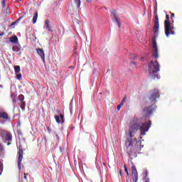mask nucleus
Masks as SVG:
<instances>
[{
    "mask_svg": "<svg viewBox=\"0 0 182 182\" xmlns=\"http://www.w3.org/2000/svg\"><path fill=\"white\" fill-rule=\"evenodd\" d=\"M150 127H151V121L141 122L139 118L134 117L130 123L129 132H126L129 136L126 141L127 153L129 156L136 157L141 150V141H138L133 146L132 137H134V134L137 133V130L141 132L140 134L141 136H146V132H149Z\"/></svg>",
    "mask_w": 182,
    "mask_h": 182,
    "instance_id": "f257e3e1",
    "label": "nucleus"
},
{
    "mask_svg": "<svg viewBox=\"0 0 182 182\" xmlns=\"http://www.w3.org/2000/svg\"><path fill=\"white\" fill-rule=\"evenodd\" d=\"M149 75L152 79H160V75L156 74L160 71V65L157 61H151L149 64Z\"/></svg>",
    "mask_w": 182,
    "mask_h": 182,
    "instance_id": "f03ea898",
    "label": "nucleus"
},
{
    "mask_svg": "<svg viewBox=\"0 0 182 182\" xmlns=\"http://www.w3.org/2000/svg\"><path fill=\"white\" fill-rule=\"evenodd\" d=\"M166 20L164 21L165 28V35L168 38L170 36V29H171V23H170V16L168 14L166 15Z\"/></svg>",
    "mask_w": 182,
    "mask_h": 182,
    "instance_id": "7ed1b4c3",
    "label": "nucleus"
},
{
    "mask_svg": "<svg viewBox=\"0 0 182 182\" xmlns=\"http://www.w3.org/2000/svg\"><path fill=\"white\" fill-rule=\"evenodd\" d=\"M159 97H160V92L158 90H153L150 92L149 100L151 103H156Z\"/></svg>",
    "mask_w": 182,
    "mask_h": 182,
    "instance_id": "20e7f679",
    "label": "nucleus"
},
{
    "mask_svg": "<svg viewBox=\"0 0 182 182\" xmlns=\"http://www.w3.org/2000/svg\"><path fill=\"white\" fill-rule=\"evenodd\" d=\"M18 168L19 170H21L22 166V160H23V148L22 147V145H19L18 146Z\"/></svg>",
    "mask_w": 182,
    "mask_h": 182,
    "instance_id": "39448f33",
    "label": "nucleus"
},
{
    "mask_svg": "<svg viewBox=\"0 0 182 182\" xmlns=\"http://www.w3.org/2000/svg\"><path fill=\"white\" fill-rule=\"evenodd\" d=\"M57 113L59 115L54 116L56 123H58V124H63V123H65V114H62L60 109H57Z\"/></svg>",
    "mask_w": 182,
    "mask_h": 182,
    "instance_id": "423d86ee",
    "label": "nucleus"
},
{
    "mask_svg": "<svg viewBox=\"0 0 182 182\" xmlns=\"http://www.w3.org/2000/svg\"><path fill=\"white\" fill-rule=\"evenodd\" d=\"M0 136L2 139H4L6 141H12V134L8 131L0 129Z\"/></svg>",
    "mask_w": 182,
    "mask_h": 182,
    "instance_id": "0eeeda50",
    "label": "nucleus"
},
{
    "mask_svg": "<svg viewBox=\"0 0 182 182\" xmlns=\"http://www.w3.org/2000/svg\"><path fill=\"white\" fill-rule=\"evenodd\" d=\"M111 16L112 18V21H114V22H115L118 25L119 28H121L122 21H120V18H119V15L116 12V10L111 11Z\"/></svg>",
    "mask_w": 182,
    "mask_h": 182,
    "instance_id": "6e6552de",
    "label": "nucleus"
},
{
    "mask_svg": "<svg viewBox=\"0 0 182 182\" xmlns=\"http://www.w3.org/2000/svg\"><path fill=\"white\" fill-rule=\"evenodd\" d=\"M154 15L155 19L153 31L154 33H156V35H159V28H160V23H159V15L157 14V12H155Z\"/></svg>",
    "mask_w": 182,
    "mask_h": 182,
    "instance_id": "1a4fd4ad",
    "label": "nucleus"
},
{
    "mask_svg": "<svg viewBox=\"0 0 182 182\" xmlns=\"http://www.w3.org/2000/svg\"><path fill=\"white\" fill-rule=\"evenodd\" d=\"M143 112L145 117H149L151 113H153V105L144 108Z\"/></svg>",
    "mask_w": 182,
    "mask_h": 182,
    "instance_id": "9d476101",
    "label": "nucleus"
},
{
    "mask_svg": "<svg viewBox=\"0 0 182 182\" xmlns=\"http://www.w3.org/2000/svg\"><path fill=\"white\" fill-rule=\"evenodd\" d=\"M152 47L154 48V57L155 59H157L159 58V48H157V42H156V39H152Z\"/></svg>",
    "mask_w": 182,
    "mask_h": 182,
    "instance_id": "9b49d317",
    "label": "nucleus"
},
{
    "mask_svg": "<svg viewBox=\"0 0 182 182\" xmlns=\"http://www.w3.org/2000/svg\"><path fill=\"white\" fill-rule=\"evenodd\" d=\"M131 170L132 171V181L134 182H137L139 180V173H137V169H136V166H132Z\"/></svg>",
    "mask_w": 182,
    "mask_h": 182,
    "instance_id": "f8f14e48",
    "label": "nucleus"
},
{
    "mask_svg": "<svg viewBox=\"0 0 182 182\" xmlns=\"http://www.w3.org/2000/svg\"><path fill=\"white\" fill-rule=\"evenodd\" d=\"M18 99L20 102V107L22 110H23L26 106V104L25 103V96H23V95H18Z\"/></svg>",
    "mask_w": 182,
    "mask_h": 182,
    "instance_id": "ddd939ff",
    "label": "nucleus"
},
{
    "mask_svg": "<svg viewBox=\"0 0 182 182\" xmlns=\"http://www.w3.org/2000/svg\"><path fill=\"white\" fill-rule=\"evenodd\" d=\"M0 119L6 122V120H9V115L5 111L0 109Z\"/></svg>",
    "mask_w": 182,
    "mask_h": 182,
    "instance_id": "4468645a",
    "label": "nucleus"
},
{
    "mask_svg": "<svg viewBox=\"0 0 182 182\" xmlns=\"http://www.w3.org/2000/svg\"><path fill=\"white\" fill-rule=\"evenodd\" d=\"M36 52L39 56H41V59L45 62V52H43V48H36Z\"/></svg>",
    "mask_w": 182,
    "mask_h": 182,
    "instance_id": "2eb2a0df",
    "label": "nucleus"
},
{
    "mask_svg": "<svg viewBox=\"0 0 182 182\" xmlns=\"http://www.w3.org/2000/svg\"><path fill=\"white\" fill-rule=\"evenodd\" d=\"M45 27L48 32H53L52 31V26H50V22L48 19L45 21Z\"/></svg>",
    "mask_w": 182,
    "mask_h": 182,
    "instance_id": "dca6fc26",
    "label": "nucleus"
},
{
    "mask_svg": "<svg viewBox=\"0 0 182 182\" xmlns=\"http://www.w3.org/2000/svg\"><path fill=\"white\" fill-rule=\"evenodd\" d=\"M10 42H11V43H17L18 42V36H14L13 37L10 38Z\"/></svg>",
    "mask_w": 182,
    "mask_h": 182,
    "instance_id": "f3484780",
    "label": "nucleus"
},
{
    "mask_svg": "<svg viewBox=\"0 0 182 182\" xmlns=\"http://www.w3.org/2000/svg\"><path fill=\"white\" fill-rule=\"evenodd\" d=\"M36 21H38V11H36L34 16L33 17V23H36Z\"/></svg>",
    "mask_w": 182,
    "mask_h": 182,
    "instance_id": "a211bd4d",
    "label": "nucleus"
},
{
    "mask_svg": "<svg viewBox=\"0 0 182 182\" xmlns=\"http://www.w3.org/2000/svg\"><path fill=\"white\" fill-rule=\"evenodd\" d=\"M13 52H19L21 50V48L18 47V46H14L12 47Z\"/></svg>",
    "mask_w": 182,
    "mask_h": 182,
    "instance_id": "6ab92c4d",
    "label": "nucleus"
},
{
    "mask_svg": "<svg viewBox=\"0 0 182 182\" xmlns=\"http://www.w3.org/2000/svg\"><path fill=\"white\" fill-rule=\"evenodd\" d=\"M14 72L15 73H19V72H21V66L19 65L14 66Z\"/></svg>",
    "mask_w": 182,
    "mask_h": 182,
    "instance_id": "aec40b11",
    "label": "nucleus"
},
{
    "mask_svg": "<svg viewBox=\"0 0 182 182\" xmlns=\"http://www.w3.org/2000/svg\"><path fill=\"white\" fill-rule=\"evenodd\" d=\"M4 172V163L2 161H0V176Z\"/></svg>",
    "mask_w": 182,
    "mask_h": 182,
    "instance_id": "412c9836",
    "label": "nucleus"
},
{
    "mask_svg": "<svg viewBox=\"0 0 182 182\" xmlns=\"http://www.w3.org/2000/svg\"><path fill=\"white\" fill-rule=\"evenodd\" d=\"M4 146L0 144V157L1 156H4Z\"/></svg>",
    "mask_w": 182,
    "mask_h": 182,
    "instance_id": "4be33fe9",
    "label": "nucleus"
},
{
    "mask_svg": "<svg viewBox=\"0 0 182 182\" xmlns=\"http://www.w3.org/2000/svg\"><path fill=\"white\" fill-rule=\"evenodd\" d=\"M74 2L77 5V8H80V0H74Z\"/></svg>",
    "mask_w": 182,
    "mask_h": 182,
    "instance_id": "5701e85b",
    "label": "nucleus"
},
{
    "mask_svg": "<svg viewBox=\"0 0 182 182\" xmlns=\"http://www.w3.org/2000/svg\"><path fill=\"white\" fill-rule=\"evenodd\" d=\"M173 29H174V27H173V26L171 27V29L169 31V35H170V33H171V35L175 34L174 31H173Z\"/></svg>",
    "mask_w": 182,
    "mask_h": 182,
    "instance_id": "b1692460",
    "label": "nucleus"
},
{
    "mask_svg": "<svg viewBox=\"0 0 182 182\" xmlns=\"http://www.w3.org/2000/svg\"><path fill=\"white\" fill-rule=\"evenodd\" d=\"M144 180H146V178H149V172L147 171V170L144 171Z\"/></svg>",
    "mask_w": 182,
    "mask_h": 182,
    "instance_id": "393cba45",
    "label": "nucleus"
},
{
    "mask_svg": "<svg viewBox=\"0 0 182 182\" xmlns=\"http://www.w3.org/2000/svg\"><path fill=\"white\" fill-rule=\"evenodd\" d=\"M16 77H17L18 80H21V79H22V74L17 73Z\"/></svg>",
    "mask_w": 182,
    "mask_h": 182,
    "instance_id": "a878e982",
    "label": "nucleus"
},
{
    "mask_svg": "<svg viewBox=\"0 0 182 182\" xmlns=\"http://www.w3.org/2000/svg\"><path fill=\"white\" fill-rule=\"evenodd\" d=\"M127 99V97H124L123 98L122 101L121 103H120L122 106H124V103H126Z\"/></svg>",
    "mask_w": 182,
    "mask_h": 182,
    "instance_id": "bb28decb",
    "label": "nucleus"
},
{
    "mask_svg": "<svg viewBox=\"0 0 182 182\" xmlns=\"http://www.w3.org/2000/svg\"><path fill=\"white\" fill-rule=\"evenodd\" d=\"M5 2H6V1H1L3 8H5L6 6V4Z\"/></svg>",
    "mask_w": 182,
    "mask_h": 182,
    "instance_id": "cd10ccee",
    "label": "nucleus"
},
{
    "mask_svg": "<svg viewBox=\"0 0 182 182\" xmlns=\"http://www.w3.org/2000/svg\"><path fill=\"white\" fill-rule=\"evenodd\" d=\"M124 168L125 173H127L129 171V170L127 169V165H124Z\"/></svg>",
    "mask_w": 182,
    "mask_h": 182,
    "instance_id": "c85d7f7f",
    "label": "nucleus"
},
{
    "mask_svg": "<svg viewBox=\"0 0 182 182\" xmlns=\"http://www.w3.org/2000/svg\"><path fill=\"white\" fill-rule=\"evenodd\" d=\"M122 106H123L122 105L119 104L118 106H117V110H119L120 109H122Z\"/></svg>",
    "mask_w": 182,
    "mask_h": 182,
    "instance_id": "c756f323",
    "label": "nucleus"
},
{
    "mask_svg": "<svg viewBox=\"0 0 182 182\" xmlns=\"http://www.w3.org/2000/svg\"><path fill=\"white\" fill-rule=\"evenodd\" d=\"M28 176V173H24V179L28 180V177H26Z\"/></svg>",
    "mask_w": 182,
    "mask_h": 182,
    "instance_id": "7c9ffc66",
    "label": "nucleus"
},
{
    "mask_svg": "<svg viewBox=\"0 0 182 182\" xmlns=\"http://www.w3.org/2000/svg\"><path fill=\"white\" fill-rule=\"evenodd\" d=\"M144 182H150V178H146V179H144Z\"/></svg>",
    "mask_w": 182,
    "mask_h": 182,
    "instance_id": "2f4dec72",
    "label": "nucleus"
},
{
    "mask_svg": "<svg viewBox=\"0 0 182 182\" xmlns=\"http://www.w3.org/2000/svg\"><path fill=\"white\" fill-rule=\"evenodd\" d=\"M173 18H174V13H172V14H171V18L173 19Z\"/></svg>",
    "mask_w": 182,
    "mask_h": 182,
    "instance_id": "473e14b6",
    "label": "nucleus"
},
{
    "mask_svg": "<svg viewBox=\"0 0 182 182\" xmlns=\"http://www.w3.org/2000/svg\"><path fill=\"white\" fill-rule=\"evenodd\" d=\"M12 102H13V103H16V99L13 98Z\"/></svg>",
    "mask_w": 182,
    "mask_h": 182,
    "instance_id": "72a5a7b5",
    "label": "nucleus"
},
{
    "mask_svg": "<svg viewBox=\"0 0 182 182\" xmlns=\"http://www.w3.org/2000/svg\"><path fill=\"white\" fill-rule=\"evenodd\" d=\"M48 132H50V128L49 127H47Z\"/></svg>",
    "mask_w": 182,
    "mask_h": 182,
    "instance_id": "f704fd0d",
    "label": "nucleus"
},
{
    "mask_svg": "<svg viewBox=\"0 0 182 182\" xmlns=\"http://www.w3.org/2000/svg\"><path fill=\"white\" fill-rule=\"evenodd\" d=\"M55 137L57 139H59V136H58V134L55 135Z\"/></svg>",
    "mask_w": 182,
    "mask_h": 182,
    "instance_id": "c9c22d12",
    "label": "nucleus"
},
{
    "mask_svg": "<svg viewBox=\"0 0 182 182\" xmlns=\"http://www.w3.org/2000/svg\"><path fill=\"white\" fill-rule=\"evenodd\" d=\"M87 2H92V0H86Z\"/></svg>",
    "mask_w": 182,
    "mask_h": 182,
    "instance_id": "e433bc0d",
    "label": "nucleus"
},
{
    "mask_svg": "<svg viewBox=\"0 0 182 182\" xmlns=\"http://www.w3.org/2000/svg\"><path fill=\"white\" fill-rule=\"evenodd\" d=\"M23 17H20L18 18V21H21V19H22Z\"/></svg>",
    "mask_w": 182,
    "mask_h": 182,
    "instance_id": "4c0bfd02",
    "label": "nucleus"
},
{
    "mask_svg": "<svg viewBox=\"0 0 182 182\" xmlns=\"http://www.w3.org/2000/svg\"><path fill=\"white\" fill-rule=\"evenodd\" d=\"M14 25H15V22H13V23H11V26H14Z\"/></svg>",
    "mask_w": 182,
    "mask_h": 182,
    "instance_id": "58836bf2",
    "label": "nucleus"
},
{
    "mask_svg": "<svg viewBox=\"0 0 182 182\" xmlns=\"http://www.w3.org/2000/svg\"><path fill=\"white\" fill-rule=\"evenodd\" d=\"M119 175H120V176H122V171H119Z\"/></svg>",
    "mask_w": 182,
    "mask_h": 182,
    "instance_id": "ea45409f",
    "label": "nucleus"
},
{
    "mask_svg": "<svg viewBox=\"0 0 182 182\" xmlns=\"http://www.w3.org/2000/svg\"><path fill=\"white\" fill-rule=\"evenodd\" d=\"M4 35V33H0V36H2Z\"/></svg>",
    "mask_w": 182,
    "mask_h": 182,
    "instance_id": "a19ab883",
    "label": "nucleus"
},
{
    "mask_svg": "<svg viewBox=\"0 0 182 182\" xmlns=\"http://www.w3.org/2000/svg\"><path fill=\"white\" fill-rule=\"evenodd\" d=\"M0 88L2 89V85H0Z\"/></svg>",
    "mask_w": 182,
    "mask_h": 182,
    "instance_id": "79ce46f5",
    "label": "nucleus"
},
{
    "mask_svg": "<svg viewBox=\"0 0 182 182\" xmlns=\"http://www.w3.org/2000/svg\"><path fill=\"white\" fill-rule=\"evenodd\" d=\"M60 151H62V147H60Z\"/></svg>",
    "mask_w": 182,
    "mask_h": 182,
    "instance_id": "37998d69",
    "label": "nucleus"
},
{
    "mask_svg": "<svg viewBox=\"0 0 182 182\" xmlns=\"http://www.w3.org/2000/svg\"><path fill=\"white\" fill-rule=\"evenodd\" d=\"M127 176H129V171H128V172H127Z\"/></svg>",
    "mask_w": 182,
    "mask_h": 182,
    "instance_id": "c03bdc74",
    "label": "nucleus"
},
{
    "mask_svg": "<svg viewBox=\"0 0 182 182\" xmlns=\"http://www.w3.org/2000/svg\"><path fill=\"white\" fill-rule=\"evenodd\" d=\"M6 1V0H1V1Z\"/></svg>",
    "mask_w": 182,
    "mask_h": 182,
    "instance_id": "a18cd8bd",
    "label": "nucleus"
}]
</instances>
